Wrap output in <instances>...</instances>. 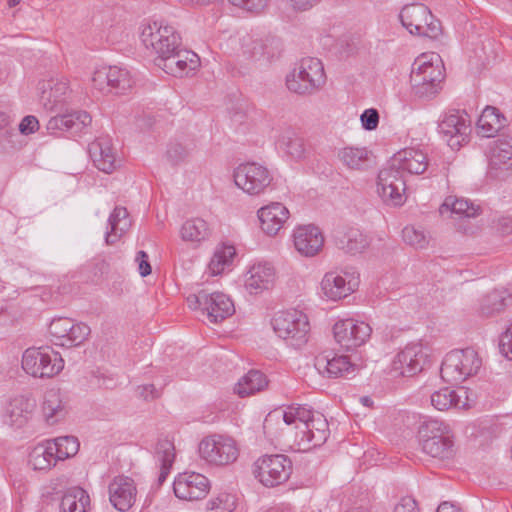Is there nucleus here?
Masks as SVG:
<instances>
[{
  "mask_svg": "<svg viewBox=\"0 0 512 512\" xmlns=\"http://www.w3.org/2000/svg\"><path fill=\"white\" fill-rule=\"evenodd\" d=\"M274 332L289 346L300 348L309 338L310 323L306 314L292 309L277 312L272 319Z\"/></svg>",
  "mask_w": 512,
  "mask_h": 512,
  "instance_id": "obj_4",
  "label": "nucleus"
},
{
  "mask_svg": "<svg viewBox=\"0 0 512 512\" xmlns=\"http://www.w3.org/2000/svg\"><path fill=\"white\" fill-rule=\"evenodd\" d=\"M154 62L156 66L167 74L175 77H183L189 75L199 67L200 58L196 53L181 49L180 46L175 51L170 52V55L155 58Z\"/></svg>",
  "mask_w": 512,
  "mask_h": 512,
  "instance_id": "obj_18",
  "label": "nucleus"
},
{
  "mask_svg": "<svg viewBox=\"0 0 512 512\" xmlns=\"http://www.w3.org/2000/svg\"><path fill=\"white\" fill-rule=\"evenodd\" d=\"M362 127L371 131L377 128L379 123V113L376 109H366L360 116Z\"/></svg>",
  "mask_w": 512,
  "mask_h": 512,
  "instance_id": "obj_57",
  "label": "nucleus"
},
{
  "mask_svg": "<svg viewBox=\"0 0 512 512\" xmlns=\"http://www.w3.org/2000/svg\"><path fill=\"white\" fill-rule=\"evenodd\" d=\"M50 440L34 446L29 452L28 464L33 470L48 471L54 467L58 459L54 453Z\"/></svg>",
  "mask_w": 512,
  "mask_h": 512,
  "instance_id": "obj_34",
  "label": "nucleus"
},
{
  "mask_svg": "<svg viewBox=\"0 0 512 512\" xmlns=\"http://www.w3.org/2000/svg\"><path fill=\"white\" fill-rule=\"evenodd\" d=\"M108 492L110 503L121 512L128 511L135 503L137 489L129 477H115L108 486Z\"/></svg>",
  "mask_w": 512,
  "mask_h": 512,
  "instance_id": "obj_23",
  "label": "nucleus"
},
{
  "mask_svg": "<svg viewBox=\"0 0 512 512\" xmlns=\"http://www.w3.org/2000/svg\"><path fill=\"white\" fill-rule=\"evenodd\" d=\"M180 235L183 241L200 243L208 238L209 227L201 218L189 219L181 226Z\"/></svg>",
  "mask_w": 512,
  "mask_h": 512,
  "instance_id": "obj_45",
  "label": "nucleus"
},
{
  "mask_svg": "<svg viewBox=\"0 0 512 512\" xmlns=\"http://www.w3.org/2000/svg\"><path fill=\"white\" fill-rule=\"evenodd\" d=\"M442 216L455 214L459 217H475L479 214V207L474 206L464 198L448 196L439 208Z\"/></svg>",
  "mask_w": 512,
  "mask_h": 512,
  "instance_id": "obj_41",
  "label": "nucleus"
},
{
  "mask_svg": "<svg viewBox=\"0 0 512 512\" xmlns=\"http://www.w3.org/2000/svg\"><path fill=\"white\" fill-rule=\"evenodd\" d=\"M335 239L338 248L351 254L361 253L369 245L368 237L355 227L339 232Z\"/></svg>",
  "mask_w": 512,
  "mask_h": 512,
  "instance_id": "obj_37",
  "label": "nucleus"
},
{
  "mask_svg": "<svg viewBox=\"0 0 512 512\" xmlns=\"http://www.w3.org/2000/svg\"><path fill=\"white\" fill-rule=\"evenodd\" d=\"M427 354L420 343H409L400 350L391 363L390 372L394 376L411 377L423 370Z\"/></svg>",
  "mask_w": 512,
  "mask_h": 512,
  "instance_id": "obj_16",
  "label": "nucleus"
},
{
  "mask_svg": "<svg viewBox=\"0 0 512 512\" xmlns=\"http://www.w3.org/2000/svg\"><path fill=\"white\" fill-rule=\"evenodd\" d=\"M438 129L447 144L456 150L468 141L471 121L465 111L450 110L442 116Z\"/></svg>",
  "mask_w": 512,
  "mask_h": 512,
  "instance_id": "obj_14",
  "label": "nucleus"
},
{
  "mask_svg": "<svg viewBox=\"0 0 512 512\" xmlns=\"http://www.w3.org/2000/svg\"><path fill=\"white\" fill-rule=\"evenodd\" d=\"M42 412L49 424H55L64 417V405L58 390L51 389L45 393Z\"/></svg>",
  "mask_w": 512,
  "mask_h": 512,
  "instance_id": "obj_42",
  "label": "nucleus"
},
{
  "mask_svg": "<svg viewBox=\"0 0 512 512\" xmlns=\"http://www.w3.org/2000/svg\"><path fill=\"white\" fill-rule=\"evenodd\" d=\"M36 409V400L29 395H15L7 401L3 419L11 426L21 428L32 418Z\"/></svg>",
  "mask_w": 512,
  "mask_h": 512,
  "instance_id": "obj_21",
  "label": "nucleus"
},
{
  "mask_svg": "<svg viewBox=\"0 0 512 512\" xmlns=\"http://www.w3.org/2000/svg\"><path fill=\"white\" fill-rule=\"evenodd\" d=\"M73 327V320L66 317L53 319L49 325V333L56 345L63 346L67 328Z\"/></svg>",
  "mask_w": 512,
  "mask_h": 512,
  "instance_id": "obj_52",
  "label": "nucleus"
},
{
  "mask_svg": "<svg viewBox=\"0 0 512 512\" xmlns=\"http://www.w3.org/2000/svg\"><path fill=\"white\" fill-rule=\"evenodd\" d=\"M293 245L295 250L303 257H314L322 250L324 236L314 225H301L294 229Z\"/></svg>",
  "mask_w": 512,
  "mask_h": 512,
  "instance_id": "obj_22",
  "label": "nucleus"
},
{
  "mask_svg": "<svg viewBox=\"0 0 512 512\" xmlns=\"http://www.w3.org/2000/svg\"><path fill=\"white\" fill-rule=\"evenodd\" d=\"M235 185L250 196L263 194L270 186L273 177L263 165L247 162L237 166L233 173Z\"/></svg>",
  "mask_w": 512,
  "mask_h": 512,
  "instance_id": "obj_12",
  "label": "nucleus"
},
{
  "mask_svg": "<svg viewBox=\"0 0 512 512\" xmlns=\"http://www.w3.org/2000/svg\"><path fill=\"white\" fill-rule=\"evenodd\" d=\"M482 366V359L472 348L449 352L441 365L440 373L448 383H460L475 376Z\"/></svg>",
  "mask_w": 512,
  "mask_h": 512,
  "instance_id": "obj_6",
  "label": "nucleus"
},
{
  "mask_svg": "<svg viewBox=\"0 0 512 512\" xmlns=\"http://www.w3.org/2000/svg\"><path fill=\"white\" fill-rule=\"evenodd\" d=\"M38 90L40 104L48 111L64 101L70 92L69 82L65 77L43 79L38 83Z\"/></svg>",
  "mask_w": 512,
  "mask_h": 512,
  "instance_id": "obj_24",
  "label": "nucleus"
},
{
  "mask_svg": "<svg viewBox=\"0 0 512 512\" xmlns=\"http://www.w3.org/2000/svg\"><path fill=\"white\" fill-rule=\"evenodd\" d=\"M115 70H111L110 66H103L96 69L92 76L93 87L101 93H110L109 77L115 76Z\"/></svg>",
  "mask_w": 512,
  "mask_h": 512,
  "instance_id": "obj_54",
  "label": "nucleus"
},
{
  "mask_svg": "<svg viewBox=\"0 0 512 512\" xmlns=\"http://www.w3.org/2000/svg\"><path fill=\"white\" fill-rule=\"evenodd\" d=\"M176 457L174 443L165 438L160 439L155 448V459L160 463L159 484H162L170 473Z\"/></svg>",
  "mask_w": 512,
  "mask_h": 512,
  "instance_id": "obj_39",
  "label": "nucleus"
},
{
  "mask_svg": "<svg viewBox=\"0 0 512 512\" xmlns=\"http://www.w3.org/2000/svg\"><path fill=\"white\" fill-rule=\"evenodd\" d=\"M499 348L506 358L512 360V322L509 328L501 335Z\"/></svg>",
  "mask_w": 512,
  "mask_h": 512,
  "instance_id": "obj_59",
  "label": "nucleus"
},
{
  "mask_svg": "<svg viewBox=\"0 0 512 512\" xmlns=\"http://www.w3.org/2000/svg\"><path fill=\"white\" fill-rule=\"evenodd\" d=\"M335 341L345 350H354L364 345L371 337L372 328L355 318L338 320L333 326Z\"/></svg>",
  "mask_w": 512,
  "mask_h": 512,
  "instance_id": "obj_13",
  "label": "nucleus"
},
{
  "mask_svg": "<svg viewBox=\"0 0 512 512\" xmlns=\"http://www.w3.org/2000/svg\"><path fill=\"white\" fill-rule=\"evenodd\" d=\"M229 2L247 12L259 14L267 8L269 0H229Z\"/></svg>",
  "mask_w": 512,
  "mask_h": 512,
  "instance_id": "obj_55",
  "label": "nucleus"
},
{
  "mask_svg": "<svg viewBox=\"0 0 512 512\" xmlns=\"http://www.w3.org/2000/svg\"><path fill=\"white\" fill-rule=\"evenodd\" d=\"M54 453L58 461L70 458L79 450V442L73 436H61L50 440Z\"/></svg>",
  "mask_w": 512,
  "mask_h": 512,
  "instance_id": "obj_47",
  "label": "nucleus"
},
{
  "mask_svg": "<svg viewBox=\"0 0 512 512\" xmlns=\"http://www.w3.org/2000/svg\"><path fill=\"white\" fill-rule=\"evenodd\" d=\"M276 280L275 268L267 262L252 265L245 276V288L250 294H258L269 290Z\"/></svg>",
  "mask_w": 512,
  "mask_h": 512,
  "instance_id": "obj_25",
  "label": "nucleus"
},
{
  "mask_svg": "<svg viewBox=\"0 0 512 512\" xmlns=\"http://www.w3.org/2000/svg\"><path fill=\"white\" fill-rule=\"evenodd\" d=\"M109 231L106 232L107 245L116 243L131 227V220L125 207L117 206L108 219Z\"/></svg>",
  "mask_w": 512,
  "mask_h": 512,
  "instance_id": "obj_35",
  "label": "nucleus"
},
{
  "mask_svg": "<svg viewBox=\"0 0 512 512\" xmlns=\"http://www.w3.org/2000/svg\"><path fill=\"white\" fill-rule=\"evenodd\" d=\"M286 5L294 11L303 12L311 9L319 0H284Z\"/></svg>",
  "mask_w": 512,
  "mask_h": 512,
  "instance_id": "obj_61",
  "label": "nucleus"
},
{
  "mask_svg": "<svg viewBox=\"0 0 512 512\" xmlns=\"http://www.w3.org/2000/svg\"><path fill=\"white\" fill-rule=\"evenodd\" d=\"M111 70H115V76L109 77L110 92L117 94L125 93L133 85V80L129 71L118 66H110Z\"/></svg>",
  "mask_w": 512,
  "mask_h": 512,
  "instance_id": "obj_49",
  "label": "nucleus"
},
{
  "mask_svg": "<svg viewBox=\"0 0 512 512\" xmlns=\"http://www.w3.org/2000/svg\"><path fill=\"white\" fill-rule=\"evenodd\" d=\"M211 510H220L219 512H231L234 501L228 494H222L209 502Z\"/></svg>",
  "mask_w": 512,
  "mask_h": 512,
  "instance_id": "obj_58",
  "label": "nucleus"
},
{
  "mask_svg": "<svg viewBox=\"0 0 512 512\" xmlns=\"http://www.w3.org/2000/svg\"><path fill=\"white\" fill-rule=\"evenodd\" d=\"M235 248L231 245H218L208 264V272L212 276H217L224 272L226 267L230 266L235 256Z\"/></svg>",
  "mask_w": 512,
  "mask_h": 512,
  "instance_id": "obj_46",
  "label": "nucleus"
},
{
  "mask_svg": "<svg viewBox=\"0 0 512 512\" xmlns=\"http://www.w3.org/2000/svg\"><path fill=\"white\" fill-rule=\"evenodd\" d=\"M141 40L156 55L155 58L170 55V52L181 46V37L175 28L162 22L145 26L141 32Z\"/></svg>",
  "mask_w": 512,
  "mask_h": 512,
  "instance_id": "obj_10",
  "label": "nucleus"
},
{
  "mask_svg": "<svg viewBox=\"0 0 512 512\" xmlns=\"http://www.w3.org/2000/svg\"><path fill=\"white\" fill-rule=\"evenodd\" d=\"M357 286V281L352 274L333 270L324 274L320 282L321 295L331 301H339L352 294Z\"/></svg>",
  "mask_w": 512,
  "mask_h": 512,
  "instance_id": "obj_19",
  "label": "nucleus"
},
{
  "mask_svg": "<svg viewBox=\"0 0 512 512\" xmlns=\"http://www.w3.org/2000/svg\"><path fill=\"white\" fill-rule=\"evenodd\" d=\"M71 329H72V338H71L72 341L69 343H70V345H73V346H79L82 343H84L91 333L90 327L86 323H83V322L73 321V327H71Z\"/></svg>",
  "mask_w": 512,
  "mask_h": 512,
  "instance_id": "obj_56",
  "label": "nucleus"
},
{
  "mask_svg": "<svg viewBox=\"0 0 512 512\" xmlns=\"http://www.w3.org/2000/svg\"><path fill=\"white\" fill-rule=\"evenodd\" d=\"M400 20L411 34L429 38H437L441 34L440 21L424 4L406 5L400 12Z\"/></svg>",
  "mask_w": 512,
  "mask_h": 512,
  "instance_id": "obj_9",
  "label": "nucleus"
},
{
  "mask_svg": "<svg viewBox=\"0 0 512 512\" xmlns=\"http://www.w3.org/2000/svg\"><path fill=\"white\" fill-rule=\"evenodd\" d=\"M325 81L323 64L313 57L303 58L286 77L287 88L301 95L315 93L325 84Z\"/></svg>",
  "mask_w": 512,
  "mask_h": 512,
  "instance_id": "obj_5",
  "label": "nucleus"
},
{
  "mask_svg": "<svg viewBox=\"0 0 512 512\" xmlns=\"http://www.w3.org/2000/svg\"><path fill=\"white\" fill-rule=\"evenodd\" d=\"M316 366L320 372L326 373L329 377H348L358 370V366L351 363L347 356L321 358L317 360Z\"/></svg>",
  "mask_w": 512,
  "mask_h": 512,
  "instance_id": "obj_36",
  "label": "nucleus"
},
{
  "mask_svg": "<svg viewBox=\"0 0 512 512\" xmlns=\"http://www.w3.org/2000/svg\"><path fill=\"white\" fill-rule=\"evenodd\" d=\"M291 473V461L280 454L262 456L253 464V475L265 487L283 484Z\"/></svg>",
  "mask_w": 512,
  "mask_h": 512,
  "instance_id": "obj_11",
  "label": "nucleus"
},
{
  "mask_svg": "<svg viewBox=\"0 0 512 512\" xmlns=\"http://www.w3.org/2000/svg\"><path fill=\"white\" fill-rule=\"evenodd\" d=\"M263 429L268 437L284 435L291 448L298 452H308L322 446L330 434L326 417L302 405L270 412L263 422Z\"/></svg>",
  "mask_w": 512,
  "mask_h": 512,
  "instance_id": "obj_1",
  "label": "nucleus"
},
{
  "mask_svg": "<svg viewBox=\"0 0 512 512\" xmlns=\"http://www.w3.org/2000/svg\"><path fill=\"white\" fill-rule=\"evenodd\" d=\"M275 144L291 160L298 162L306 157L307 149L304 139L290 127L279 130Z\"/></svg>",
  "mask_w": 512,
  "mask_h": 512,
  "instance_id": "obj_30",
  "label": "nucleus"
},
{
  "mask_svg": "<svg viewBox=\"0 0 512 512\" xmlns=\"http://www.w3.org/2000/svg\"><path fill=\"white\" fill-rule=\"evenodd\" d=\"M406 181L404 175L391 163L378 174L377 193L390 205L399 206L405 202Z\"/></svg>",
  "mask_w": 512,
  "mask_h": 512,
  "instance_id": "obj_15",
  "label": "nucleus"
},
{
  "mask_svg": "<svg viewBox=\"0 0 512 512\" xmlns=\"http://www.w3.org/2000/svg\"><path fill=\"white\" fill-rule=\"evenodd\" d=\"M488 175L505 180L512 176V137L503 136L493 142L490 150Z\"/></svg>",
  "mask_w": 512,
  "mask_h": 512,
  "instance_id": "obj_17",
  "label": "nucleus"
},
{
  "mask_svg": "<svg viewBox=\"0 0 512 512\" xmlns=\"http://www.w3.org/2000/svg\"><path fill=\"white\" fill-rule=\"evenodd\" d=\"M193 151L191 144H184L181 142H172L169 144L166 157L173 165H178L186 161Z\"/></svg>",
  "mask_w": 512,
  "mask_h": 512,
  "instance_id": "obj_51",
  "label": "nucleus"
},
{
  "mask_svg": "<svg viewBox=\"0 0 512 512\" xmlns=\"http://www.w3.org/2000/svg\"><path fill=\"white\" fill-rule=\"evenodd\" d=\"M92 117L86 111H74L64 115H57L49 119L47 129L51 133L56 131L79 132L90 125Z\"/></svg>",
  "mask_w": 512,
  "mask_h": 512,
  "instance_id": "obj_32",
  "label": "nucleus"
},
{
  "mask_svg": "<svg viewBox=\"0 0 512 512\" xmlns=\"http://www.w3.org/2000/svg\"><path fill=\"white\" fill-rule=\"evenodd\" d=\"M494 225L496 230L503 235H509L512 233V218L509 216L499 217L494 222Z\"/></svg>",
  "mask_w": 512,
  "mask_h": 512,
  "instance_id": "obj_64",
  "label": "nucleus"
},
{
  "mask_svg": "<svg viewBox=\"0 0 512 512\" xmlns=\"http://www.w3.org/2000/svg\"><path fill=\"white\" fill-rule=\"evenodd\" d=\"M508 298L506 290H493L487 293L480 301L479 313L485 317L500 313L505 309Z\"/></svg>",
  "mask_w": 512,
  "mask_h": 512,
  "instance_id": "obj_44",
  "label": "nucleus"
},
{
  "mask_svg": "<svg viewBox=\"0 0 512 512\" xmlns=\"http://www.w3.org/2000/svg\"><path fill=\"white\" fill-rule=\"evenodd\" d=\"M39 128L38 119L35 116H25L19 124V131L24 134H32Z\"/></svg>",
  "mask_w": 512,
  "mask_h": 512,
  "instance_id": "obj_60",
  "label": "nucleus"
},
{
  "mask_svg": "<svg viewBox=\"0 0 512 512\" xmlns=\"http://www.w3.org/2000/svg\"><path fill=\"white\" fill-rule=\"evenodd\" d=\"M257 216L261 223V229L270 236L276 235L289 218L288 209L279 202H273L261 207Z\"/></svg>",
  "mask_w": 512,
  "mask_h": 512,
  "instance_id": "obj_29",
  "label": "nucleus"
},
{
  "mask_svg": "<svg viewBox=\"0 0 512 512\" xmlns=\"http://www.w3.org/2000/svg\"><path fill=\"white\" fill-rule=\"evenodd\" d=\"M175 496L182 500L194 501L204 498L210 490V481L200 473L186 472L178 475L173 483Z\"/></svg>",
  "mask_w": 512,
  "mask_h": 512,
  "instance_id": "obj_20",
  "label": "nucleus"
},
{
  "mask_svg": "<svg viewBox=\"0 0 512 512\" xmlns=\"http://www.w3.org/2000/svg\"><path fill=\"white\" fill-rule=\"evenodd\" d=\"M198 451L202 460L217 467L234 463L240 452L237 442L232 437L222 434L204 437L199 443Z\"/></svg>",
  "mask_w": 512,
  "mask_h": 512,
  "instance_id": "obj_7",
  "label": "nucleus"
},
{
  "mask_svg": "<svg viewBox=\"0 0 512 512\" xmlns=\"http://www.w3.org/2000/svg\"><path fill=\"white\" fill-rule=\"evenodd\" d=\"M135 261L138 263V271L142 277L151 274V265L148 262V255L144 251H139L136 255Z\"/></svg>",
  "mask_w": 512,
  "mask_h": 512,
  "instance_id": "obj_62",
  "label": "nucleus"
},
{
  "mask_svg": "<svg viewBox=\"0 0 512 512\" xmlns=\"http://www.w3.org/2000/svg\"><path fill=\"white\" fill-rule=\"evenodd\" d=\"M473 400L469 398V392L466 388L461 387L454 390L449 387L435 391L431 395L432 406L439 410L445 411L451 408L468 409L472 406Z\"/></svg>",
  "mask_w": 512,
  "mask_h": 512,
  "instance_id": "obj_27",
  "label": "nucleus"
},
{
  "mask_svg": "<svg viewBox=\"0 0 512 512\" xmlns=\"http://www.w3.org/2000/svg\"><path fill=\"white\" fill-rule=\"evenodd\" d=\"M243 56L249 59H260L264 55L265 46L260 39L244 35L240 39Z\"/></svg>",
  "mask_w": 512,
  "mask_h": 512,
  "instance_id": "obj_50",
  "label": "nucleus"
},
{
  "mask_svg": "<svg viewBox=\"0 0 512 512\" xmlns=\"http://www.w3.org/2000/svg\"><path fill=\"white\" fill-rule=\"evenodd\" d=\"M21 367L31 377L52 378L63 370L64 360L49 346L29 347L22 354Z\"/></svg>",
  "mask_w": 512,
  "mask_h": 512,
  "instance_id": "obj_3",
  "label": "nucleus"
},
{
  "mask_svg": "<svg viewBox=\"0 0 512 512\" xmlns=\"http://www.w3.org/2000/svg\"><path fill=\"white\" fill-rule=\"evenodd\" d=\"M89 153L95 166L105 173H112L118 166L116 154L109 137H99L89 145Z\"/></svg>",
  "mask_w": 512,
  "mask_h": 512,
  "instance_id": "obj_28",
  "label": "nucleus"
},
{
  "mask_svg": "<svg viewBox=\"0 0 512 512\" xmlns=\"http://www.w3.org/2000/svg\"><path fill=\"white\" fill-rule=\"evenodd\" d=\"M89 504V496L80 487L68 489L60 503V512H85Z\"/></svg>",
  "mask_w": 512,
  "mask_h": 512,
  "instance_id": "obj_43",
  "label": "nucleus"
},
{
  "mask_svg": "<svg viewBox=\"0 0 512 512\" xmlns=\"http://www.w3.org/2000/svg\"><path fill=\"white\" fill-rule=\"evenodd\" d=\"M505 123L506 118L497 108L487 106L477 121V130L481 136L489 138L498 133Z\"/></svg>",
  "mask_w": 512,
  "mask_h": 512,
  "instance_id": "obj_38",
  "label": "nucleus"
},
{
  "mask_svg": "<svg viewBox=\"0 0 512 512\" xmlns=\"http://www.w3.org/2000/svg\"><path fill=\"white\" fill-rule=\"evenodd\" d=\"M403 240L418 249L425 248L429 243V237L422 228L415 226H406L402 230Z\"/></svg>",
  "mask_w": 512,
  "mask_h": 512,
  "instance_id": "obj_53",
  "label": "nucleus"
},
{
  "mask_svg": "<svg viewBox=\"0 0 512 512\" xmlns=\"http://www.w3.org/2000/svg\"><path fill=\"white\" fill-rule=\"evenodd\" d=\"M454 436L446 423L437 419L424 420L418 428V439L422 451L440 460L454 455Z\"/></svg>",
  "mask_w": 512,
  "mask_h": 512,
  "instance_id": "obj_2",
  "label": "nucleus"
},
{
  "mask_svg": "<svg viewBox=\"0 0 512 512\" xmlns=\"http://www.w3.org/2000/svg\"><path fill=\"white\" fill-rule=\"evenodd\" d=\"M442 68V61L438 54L424 53L415 59L410 77L417 73L426 82L441 83L443 79Z\"/></svg>",
  "mask_w": 512,
  "mask_h": 512,
  "instance_id": "obj_31",
  "label": "nucleus"
},
{
  "mask_svg": "<svg viewBox=\"0 0 512 512\" xmlns=\"http://www.w3.org/2000/svg\"><path fill=\"white\" fill-rule=\"evenodd\" d=\"M410 83L414 95L421 99H430L436 96L440 90V83L426 82L417 73L410 77Z\"/></svg>",
  "mask_w": 512,
  "mask_h": 512,
  "instance_id": "obj_48",
  "label": "nucleus"
},
{
  "mask_svg": "<svg viewBox=\"0 0 512 512\" xmlns=\"http://www.w3.org/2000/svg\"><path fill=\"white\" fill-rule=\"evenodd\" d=\"M190 309L201 310L208 322L219 323L235 312L232 300L222 292L207 293L202 290L198 294L187 297Z\"/></svg>",
  "mask_w": 512,
  "mask_h": 512,
  "instance_id": "obj_8",
  "label": "nucleus"
},
{
  "mask_svg": "<svg viewBox=\"0 0 512 512\" xmlns=\"http://www.w3.org/2000/svg\"><path fill=\"white\" fill-rule=\"evenodd\" d=\"M391 164L402 174H423L428 168L427 154L417 148H405L397 152L391 159Z\"/></svg>",
  "mask_w": 512,
  "mask_h": 512,
  "instance_id": "obj_26",
  "label": "nucleus"
},
{
  "mask_svg": "<svg viewBox=\"0 0 512 512\" xmlns=\"http://www.w3.org/2000/svg\"><path fill=\"white\" fill-rule=\"evenodd\" d=\"M393 512H418L417 503L411 497H404L395 505Z\"/></svg>",
  "mask_w": 512,
  "mask_h": 512,
  "instance_id": "obj_63",
  "label": "nucleus"
},
{
  "mask_svg": "<svg viewBox=\"0 0 512 512\" xmlns=\"http://www.w3.org/2000/svg\"><path fill=\"white\" fill-rule=\"evenodd\" d=\"M268 385L266 376L258 370H250L235 385L234 391L240 397H247L264 390Z\"/></svg>",
  "mask_w": 512,
  "mask_h": 512,
  "instance_id": "obj_40",
  "label": "nucleus"
},
{
  "mask_svg": "<svg viewBox=\"0 0 512 512\" xmlns=\"http://www.w3.org/2000/svg\"><path fill=\"white\" fill-rule=\"evenodd\" d=\"M338 159L349 170H365L372 164V155L364 147H344L338 151Z\"/></svg>",
  "mask_w": 512,
  "mask_h": 512,
  "instance_id": "obj_33",
  "label": "nucleus"
}]
</instances>
